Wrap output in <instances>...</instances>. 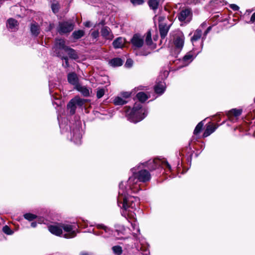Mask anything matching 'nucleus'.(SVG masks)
<instances>
[{"label":"nucleus","instance_id":"obj_41","mask_svg":"<svg viewBox=\"0 0 255 255\" xmlns=\"http://www.w3.org/2000/svg\"><path fill=\"white\" fill-rule=\"evenodd\" d=\"M130 2L134 5H138L142 4L144 0H130Z\"/></svg>","mask_w":255,"mask_h":255},{"label":"nucleus","instance_id":"obj_26","mask_svg":"<svg viewBox=\"0 0 255 255\" xmlns=\"http://www.w3.org/2000/svg\"><path fill=\"white\" fill-rule=\"evenodd\" d=\"M56 55L60 57L62 60L64 61V63L63 62L62 64L64 68H67L69 67V64L68 62V57L66 56H65L64 54H62L60 52H58L56 53Z\"/></svg>","mask_w":255,"mask_h":255},{"label":"nucleus","instance_id":"obj_22","mask_svg":"<svg viewBox=\"0 0 255 255\" xmlns=\"http://www.w3.org/2000/svg\"><path fill=\"white\" fill-rule=\"evenodd\" d=\"M125 44V40L121 37L116 38L113 42V46L115 48H121Z\"/></svg>","mask_w":255,"mask_h":255},{"label":"nucleus","instance_id":"obj_5","mask_svg":"<svg viewBox=\"0 0 255 255\" xmlns=\"http://www.w3.org/2000/svg\"><path fill=\"white\" fill-rule=\"evenodd\" d=\"M184 35L181 31H177L174 35L173 43L175 46V53L178 54L181 51L184 43Z\"/></svg>","mask_w":255,"mask_h":255},{"label":"nucleus","instance_id":"obj_4","mask_svg":"<svg viewBox=\"0 0 255 255\" xmlns=\"http://www.w3.org/2000/svg\"><path fill=\"white\" fill-rule=\"evenodd\" d=\"M144 166L147 167L150 171L153 170L159 166L167 168L169 171L171 170L170 165L164 159L155 158L153 160H149L144 163Z\"/></svg>","mask_w":255,"mask_h":255},{"label":"nucleus","instance_id":"obj_21","mask_svg":"<svg viewBox=\"0 0 255 255\" xmlns=\"http://www.w3.org/2000/svg\"><path fill=\"white\" fill-rule=\"evenodd\" d=\"M217 128L215 125L213 124H209L207 126L205 130L203 133V136L206 137L212 133Z\"/></svg>","mask_w":255,"mask_h":255},{"label":"nucleus","instance_id":"obj_36","mask_svg":"<svg viewBox=\"0 0 255 255\" xmlns=\"http://www.w3.org/2000/svg\"><path fill=\"white\" fill-rule=\"evenodd\" d=\"M105 93V90L104 88H98L97 91V97L98 99L101 98Z\"/></svg>","mask_w":255,"mask_h":255},{"label":"nucleus","instance_id":"obj_12","mask_svg":"<svg viewBox=\"0 0 255 255\" xmlns=\"http://www.w3.org/2000/svg\"><path fill=\"white\" fill-rule=\"evenodd\" d=\"M48 230L52 234L62 236L63 231L62 230V224L50 225L48 226Z\"/></svg>","mask_w":255,"mask_h":255},{"label":"nucleus","instance_id":"obj_6","mask_svg":"<svg viewBox=\"0 0 255 255\" xmlns=\"http://www.w3.org/2000/svg\"><path fill=\"white\" fill-rule=\"evenodd\" d=\"M74 27V23L70 20L63 21L59 22L57 27V31L60 34H66L70 32L73 30Z\"/></svg>","mask_w":255,"mask_h":255},{"label":"nucleus","instance_id":"obj_44","mask_svg":"<svg viewBox=\"0 0 255 255\" xmlns=\"http://www.w3.org/2000/svg\"><path fill=\"white\" fill-rule=\"evenodd\" d=\"M132 65V61L130 59H127L125 66L127 67H130Z\"/></svg>","mask_w":255,"mask_h":255},{"label":"nucleus","instance_id":"obj_28","mask_svg":"<svg viewBox=\"0 0 255 255\" xmlns=\"http://www.w3.org/2000/svg\"><path fill=\"white\" fill-rule=\"evenodd\" d=\"M123 63L122 60L119 58H114L109 61L110 65L113 67L120 66Z\"/></svg>","mask_w":255,"mask_h":255},{"label":"nucleus","instance_id":"obj_15","mask_svg":"<svg viewBox=\"0 0 255 255\" xmlns=\"http://www.w3.org/2000/svg\"><path fill=\"white\" fill-rule=\"evenodd\" d=\"M102 37L105 39L111 40L114 38V35L109 27L104 26L101 30Z\"/></svg>","mask_w":255,"mask_h":255},{"label":"nucleus","instance_id":"obj_42","mask_svg":"<svg viewBox=\"0 0 255 255\" xmlns=\"http://www.w3.org/2000/svg\"><path fill=\"white\" fill-rule=\"evenodd\" d=\"M130 96V93L127 92H124L121 93V97H122L123 99H125L129 97Z\"/></svg>","mask_w":255,"mask_h":255},{"label":"nucleus","instance_id":"obj_53","mask_svg":"<svg viewBox=\"0 0 255 255\" xmlns=\"http://www.w3.org/2000/svg\"><path fill=\"white\" fill-rule=\"evenodd\" d=\"M81 255H88V254L87 253H82Z\"/></svg>","mask_w":255,"mask_h":255},{"label":"nucleus","instance_id":"obj_9","mask_svg":"<svg viewBox=\"0 0 255 255\" xmlns=\"http://www.w3.org/2000/svg\"><path fill=\"white\" fill-rule=\"evenodd\" d=\"M71 133L72 134L71 140L73 141L76 144H80L81 143L82 134L79 124L78 125L76 124V128L71 129Z\"/></svg>","mask_w":255,"mask_h":255},{"label":"nucleus","instance_id":"obj_24","mask_svg":"<svg viewBox=\"0 0 255 255\" xmlns=\"http://www.w3.org/2000/svg\"><path fill=\"white\" fill-rule=\"evenodd\" d=\"M76 88L78 91L80 92L85 97H88L89 96V90L85 86H83L79 84L78 85H77Z\"/></svg>","mask_w":255,"mask_h":255},{"label":"nucleus","instance_id":"obj_51","mask_svg":"<svg viewBox=\"0 0 255 255\" xmlns=\"http://www.w3.org/2000/svg\"><path fill=\"white\" fill-rule=\"evenodd\" d=\"M252 12V10H247L246 13H248V14H249Z\"/></svg>","mask_w":255,"mask_h":255},{"label":"nucleus","instance_id":"obj_3","mask_svg":"<svg viewBox=\"0 0 255 255\" xmlns=\"http://www.w3.org/2000/svg\"><path fill=\"white\" fill-rule=\"evenodd\" d=\"M127 111L128 120L130 122L137 123L145 118L148 111L145 108H142L140 103H135L133 108Z\"/></svg>","mask_w":255,"mask_h":255},{"label":"nucleus","instance_id":"obj_14","mask_svg":"<svg viewBox=\"0 0 255 255\" xmlns=\"http://www.w3.org/2000/svg\"><path fill=\"white\" fill-rule=\"evenodd\" d=\"M68 46L65 45V41L63 39H57L55 45V52H60L61 53L63 54L65 49L67 48Z\"/></svg>","mask_w":255,"mask_h":255},{"label":"nucleus","instance_id":"obj_46","mask_svg":"<svg viewBox=\"0 0 255 255\" xmlns=\"http://www.w3.org/2000/svg\"><path fill=\"white\" fill-rule=\"evenodd\" d=\"M211 28H212L211 26H209L207 28V29L205 30V31L204 33V36H203L202 39H205L206 38V35L209 32V31L211 30Z\"/></svg>","mask_w":255,"mask_h":255},{"label":"nucleus","instance_id":"obj_52","mask_svg":"<svg viewBox=\"0 0 255 255\" xmlns=\"http://www.w3.org/2000/svg\"><path fill=\"white\" fill-rule=\"evenodd\" d=\"M157 36H156L155 37H154L153 38V39H154V40L155 41L157 40Z\"/></svg>","mask_w":255,"mask_h":255},{"label":"nucleus","instance_id":"obj_50","mask_svg":"<svg viewBox=\"0 0 255 255\" xmlns=\"http://www.w3.org/2000/svg\"><path fill=\"white\" fill-rule=\"evenodd\" d=\"M85 26L89 27L90 26V22H87L85 24Z\"/></svg>","mask_w":255,"mask_h":255},{"label":"nucleus","instance_id":"obj_17","mask_svg":"<svg viewBox=\"0 0 255 255\" xmlns=\"http://www.w3.org/2000/svg\"><path fill=\"white\" fill-rule=\"evenodd\" d=\"M159 29L161 38L164 39L167 34L169 26H167L166 23L160 22L159 24Z\"/></svg>","mask_w":255,"mask_h":255},{"label":"nucleus","instance_id":"obj_33","mask_svg":"<svg viewBox=\"0 0 255 255\" xmlns=\"http://www.w3.org/2000/svg\"><path fill=\"white\" fill-rule=\"evenodd\" d=\"M84 31L82 30L75 31L72 33L73 38L75 39H78L84 36Z\"/></svg>","mask_w":255,"mask_h":255},{"label":"nucleus","instance_id":"obj_47","mask_svg":"<svg viewBox=\"0 0 255 255\" xmlns=\"http://www.w3.org/2000/svg\"><path fill=\"white\" fill-rule=\"evenodd\" d=\"M255 22V12L252 15L250 20L249 22L250 23H253Z\"/></svg>","mask_w":255,"mask_h":255},{"label":"nucleus","instance_id":"obj_49","mask_svg":"<svg viewBox=\"0 0 255 255\" xmlns=\"http://www.w3.org/2000/svg\"><path fill=\"white\" fill-rule=\"evenodd\" d=\"M37 226V223L36 222H33L31 223V226L32 227V228H35Z\"/></svg>","mask_w":255,"mask_h":255},{"label":"nucleus","instance_id":"obj_23","mask_svg":"<svg viewBox=\"0 0 255 255\" xmlns=\"http://www.w3.org/2000/svg\"><path fill=\"white\" fill-rule=\"evenodd\" d=\"M202 34L201 29H197L194 33L193 36L192 37L191 40L193 45L194 43L198 40L200 39Z\"/></svg>","mask_w":255,"mask_h":255},{"label":"nucleus","instance_id":"obj_43","mask_svg":"<svg viewBox=\"0 0 255 255\" xmlns=\"http://www.w3.org/2000/svg\"><path fill=\"white\" fill-rule=\"evenodd\" d=\"M99 35V32L98 30H94L91 32V36L94 39H96L97 37H98Z\"/></svg>","mask_w":255,"mask_h":255},{"label":"nucleus","instance_id":"obj_20","mask_svg":"<svg viewBox=\"0 0 255 255\" xmlns=\"http://www.w3.org/2000/svg\"><path fill=\"white\" fill-rule=\"evenodd\" d=\"M64 53H66L69 56V57L71 59L76 60L79 58V56L75 50L67 47L65 49V51Z\"/></svg>","mask_w":255,"mask_h":255},{"label":"nucleus","instance_id":"obj_16","mask_svg":"<svg viewBox=\"0 0 255 255\" xmlns=\"http://www.w3.org/2000/svg\"><path fill=\"white\" fill-rule=\"evenodd\" d=\"M18 21L12 18H10L7 20L6 26L11 31H15L18 29Z\"/></svg>","mask_w":255,"mask_h":255},{"label":"nucleus","instance_id":"obj_37","mask_svg":"<svg viewBox=\"0 0 255 255\" xmlns=\"http://www.w3.org/2000/svg\"><path fill=\"white\" fill-rule=\"evenodd\" d=\"M24 217L26 220L29 221H32L34 219H36V216L31 213H26L24 215Z\"/></svg>","mask_w":255,"mask_h":255},{"label":"nucleus","instance_id":"obj_34","mask_svg":"<svg viewBox=\"0 0 255 255\" xmlns=\"http://www.w3.org/2000/svg\"><path fill=\"white\" fill-rule=\"evenodd\" d=\"M204 123L203 121L200 122L196 127L194 130V134L195 135L198 134L201 131L202 128L203 127Z\"/></svg>","mask_w":255,"mask_h":255},{"label":"nucleus","instance_id":"obj_8","mask_svg":"<svg viewBox=\"0 0 255 255\" xmlns=\"http://www.w3.org/2000/svg\"><path fill=\"white\" fill-rule=\"evenodd\" d=\"M64 231L62 237L65 238H72L76 236V228L69 224H62V230Z\"/></svg>","mask_w":255,"mask_h":255},{"label":"nucleus","instance_id":"obj_39","mask_svg":"<svg viewBox=\"0 0 255 255\" xmlns=\"http://www.w3.org/2000/svg\"><path fill=\"white\" fill-rule=\"evenodd\" d=\"M3 232L6 235H11L13 233V232L10 229L8 226H4L2 228Z\"/></svg>","mask_w":255,"mask_h":255},{"label":"nucleus","instance_id":"obj_35","mask_svg":"<svg viewBox=\"0 0 255 255\" xmlns=\"http://www.w3.org/2000/svg\"><path fill=\"white\" fill-rule=\"evenodd\" d=\"M145 42L146 44L148 45H151L152 43L151 39V34L150 31H148L147 33L145 39Z\"/></svg>","mask_w":255,"mask_h":255},{"label":"nucleus","instance_id":"obj_31","mask_svg":"<svg viewBox=\"0 0 255 255\" xmlns=\"http://www.w3.org/2000/svg\"><path fill=\"white\" fill-rule=\"evenodd\" d=\"M242 113V109H233L229 112L228 116L229 117L233 116L235 117H238L241 115Z\"/></svg>","mask_w":255,"mask_h":255},{"label":"nucleus","instance_id":"obj_27","mask_svg":"<svg viewBox=\"0 0 255 255\" xmlns=\"http://www.w3.org/2000/svg\"><path fill=\"white\" fill-rule=\"evenodd\" d=\"M194 57L191 53H188L185 55L183 58V62L185 65H188L191 62L193 61Z\"/></svg>","mask_w":255,"mask_h":255},{"label":"nucleus","instance_id":"obj_55","mask_svg":"<svg viewBox=\"0 0 255 255\" xmlns=\"http://www.w3.org/2000/svg\"><path fill=\"white\" fill-rule=\"evenodd\" d=\"M162 18L161 17H159V21H161V19H162Z\"/></svg>","mask_w":255,"mask_h":255},{"label":"nucleus","instance_id":"obj_7","mask_svg":"<svg viewBox=\"0 0 255 255\" xmlns=\"http://www.w3.org/2000/svg\"><path fill=\"white\" fill-rule=\"evenodd\" d=\"M84 100L75 97L71 99L67 105V109L69 110L71 115H74L77 107H82L84 104Z\"/></svg>","mask_w":255,"mask_h":255},{"label":"nucleus","instance_id":"obj_11","mask_svg":"<svg viewBox=\"0 0 255 255\" xmlns=\"http://www.w3.org/2000/svg\"><path fill=\"white\" fill-rule=\"evenodd\" d=\"M96 227L99 229H102L103 231L97 233L94 231V230H93V234L96 235H102L104 237H108V236L106 235L105 234L107 233L109 235L113 234V231L111 230L110 228L105 226L103 224H97L96 225Z\"/></svg>","mask_w":255,"mask_h":255},{"label":"nucleus","instance_id":"obj_56","mask_svg":"<svg viewBox=\"0 0 255 255\" xmlns=\"http://www.w3.org/2000/svg\"><path fill=\"white\" fill-rule=\"evenodd\" d=\"M254 102H255V99H254Z\"/></svg>","mask_w":255,"mask_h":255},{"label":"nucleus","instance_id":"obj_2","mask_svg":"<svg viewBox=\"0 0 255 255\" xmlns=\"http://www.w3.org/2000/svg\"><path fill=\"white\" fill-rule=\"evenodd\" d=\"M133 175L129 177L127 181L126 186L121 182L120 184H122V188L125 190V194L127 196H131L129 193H135L140 190L139 182H146L149 181L151 178L150 173L145 169H141L136 172L135 168L131 169Z\"/></svg>","mask_w":255,"mask_h":255},{"label":"nucleus","instance_id":"obj_13","mask_svg":"<svg viewBox=\"0 0 255 255\" xmlns=\"http://www.w3.org/2000/svg\"><path fill=\"white\" fill-rule=\"evenodd\" d=\"M133 46L136 48H140L143 44V38L140 35L135 34L131 40Z\"/></svg>","mask_w":255,"mask_h":255},{"label":"nucleus","instance_id":"obj_10","mask_svg":"<svg viewBox=\"0 0 255 255\" xmlns=\"http://www.w3.org/2000/svg\"><path fill=\"white\" fill-rule=\"evenodd\" d=\"M180 21L189 22L192 19V12L190 9L186 8L182 10L178 15Z\"/></svg>","mask_w":255,"mask_h":255},{"label":"nucleus","instance_id":"obj_29","mask_svg":"<svg viewBox=\"0 0 255 255\" xmlns=\"http://www.w3.org/2000/svg\"><path fill=\"white\" fill-rule=\"evenodd\" d=\"M113 103L116 106H122L126 104L127 103V101L122 97L118 96L115 98L113 100Z\"/></svg>","mask_w":255,"mask_h":255},{"label":"nucleus","instance_id":"obj_25","mask_svg":"<svg viewBox=\"0 0 255 255\" xmlns=\"http://www.w3.org/2000/svg\"><path fill=\"white\" fill-rule=\"evenodd\" d=\"M31 34L34 36H37L40 33V29L38 25L36 23H32L30 26Z\"/></svg>","mask_w":255,"mask_h":255},{"label":"nucleus","instance_id":"obj_38","mask_svg":"<svg viewBox=\"0 0 255 255\" xmlns=\"http://www.w3.org/2000/svg\"><path fill=\"white\" fill-rule=\"evenodd\" d=\"M59 8H60L59 4L57 2L53 3L51 5L52 10L54 13H56L58 12Z\"/></svg>","mask_w":255,"mask_h":255},{"label":"nucleus","instance_id":"obj_40","mask_svg":"<svg viewBox=\"0 0 255 255\" xmlns=\"http://www.w3.org/2000/svg\"><path fill=\"white\" fill-rule=\"evenodd\" d=\"M113 252L117 255H121L122 253V249L120 246H114L112 248Z\"/></svg>","mask_w":255,"mask_h":255},{"label":"nucleus","instance_id":"obj_18","mask_svg":"<svg viewBox=\"0 0 255 255\" xmlns=\"http://www.w3.org/2000/svg\"><path fill=\"white\" fill-rule=\"evenodd\" d=\"M68 81L69 83L77 87V85H79L78 83V78L75 73L72 72L68 74L67 76Z\"/></svg>","mask_w":255,"mask_h":255},{"label":"nucleus","instance_id":"obj_45","mask_svg":"<svg viewBox=\"0 0 255 255\" xmlns=\"http://www.w3.org/2000/svg\"><path fill=\"white\" fill-rule=\"evenodd\" d=\"M230 8L235 11H237L239 9V7L235 4H231L230 6Z\"/></svg>","mask_w":255,"mask_h":255},{"label":"nucleus","instance_id":"obj_19","mask_svg":"<svg viewBox=\"0 0 255 255\" xmlns=\"http://www.w3.org/2000/svg\"><path fill=\"white\" fill-rule=\"evenodd\" d=\"M165 89V83L164 81L157 82L154 86L155 92L157 94H162Z\"/></svg>","mask_w":255,"mask_h":255},{"label":"nucleus","instance_id":"obj_54","mask_svg":"<svg viewBox=\"0 0 255 255\" xmlns=\"http://www.w3.org/2000/svg\"><path fill=\"white\" fill-rule=\"evenodd\" d=\"M206 24L203 23H202L201 25V26L203 27L204 25H205Z\"/></svg>","mask_w":255,"mask_h":255},{"label":"nucleus","instance_id":"obj_32","mask_svg":"<svg viewBox=\"0 0 255 255\" xmlns=\"http://www.w3.org/2000/svg\"><path fill=\"white\" fill-rule=\"evenodd\" d=\"M136 97L140 102H145L148 98V96L143 92H139L136 95Z\"/></svg>","mask_w":255,"mask_h":255},{"label":"nucleus","instance_id":"obj_48","mask_svg":"<svg viewBox=\"0 0 255 255\" xmlns=\"http://www.w3.org/2000/svg\"><path fill=\"white\" fill-rule=\"evenodd\" d=\"M163 75H164V77H163H163H161L162 80L163 78H166L168 76V72L167 71H164L163 72ZM160 76L162 77V75H160Z\"/></svg>","mask_w":255,"mask_h":255},{"label":"nucleus","instance_id":"obj_30","mask_svg":"<svg viewBox=\"0 0 255 255\" xmlns=\"http://www.w3.org/2000/svg\"><path fill=\"white\" fill-rule=\"evenodd\" d=\"M159 3V0H148V4L149 7L155 10L158 8Z\"/></svg>","mask_w":255,"mask_h":255},{"label":"nucleus","instance_id":"obj_1","mask_svg":"<svg viewBox=\"0 0 255 255\" xmlns=\"http://www.w3.org/2000/svg\"><path fill=\"white\" fill-rule=\"evenodd\" d=\"M117 203L122 210V215L131 224L133 235H137L139 233V229L135 218V214L134 211L139 204V198L135 196H127L124 189L122 188V184H120Z\"/></svg>","mask_w":255,"mask_h":255}]
</instances>
